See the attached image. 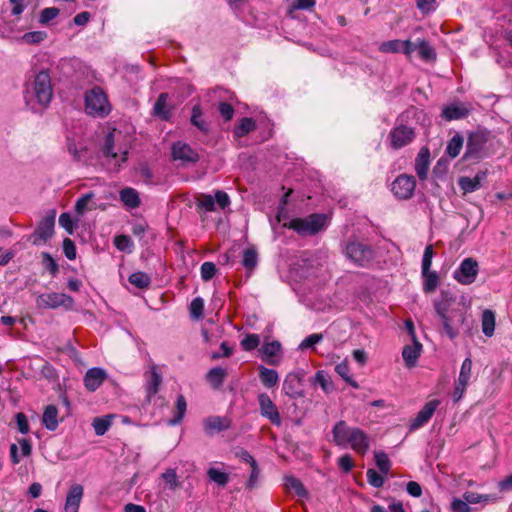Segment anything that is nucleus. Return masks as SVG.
<instances>
[{
    "mask_svg": "<svg viewBox=\"0 0 512 512\" xmlns=\"http://www.w3.org/2000/svg\"><path fill=\"white\" fill-rule=\"evenodd\" d=\"M218 111L224 121H230L233 118L235 112L233 106L228 102H220L218 104Z\"/></svg>",
    "mask_w": 512,
    "mask_h": 512,
    "instance_id": "0e129e2a",
    "label": "nucleus"
},
{
    "mask_svg": "<svg viewBox=\"0 0 512 512\" xmlns=\"http://www.w3.org/2000/svg\"><path fill=\"white\" fill-rule=\"evenodd\" d=\"M482 332L485 336L491 337L495 330V314L492 310L486 309L482 313L481 318Z\"/></svg>",
    "mask_w": 512,
    "mask_h": 512,
    "instance_id": "72a5a7b5",
    "label": "nucleus"
},
{
    "mask_svg": "<svg viewBox=\"0 0 512 512\" xmlns=\"http://www.w3.org/2000/svg\"><path fill=\"white\" fill-rule=\"evenodd\" d=\"M171 154L174 160L186 163H197L199 154L187 143L178 141L172 145Z\"/></svg>",
    "mask_w": 512,
    "mask_h": 512,
    "instance_id": "2eb2a0df",
    "label": "nucleus"
},
{
    "mask_svg": "<svg viewBox=\"0 0 512 512\" xmlns=\"http://www.w3.org/2000/svg\"><path fill=\"white\" fill-rule=\"evenodd\" d=\"M43 425L46 429L54 431L58 427V409L55 405H48L42 416Z\"/></svg>",
    "mask_w": 512,
    "mask_h": 512,
    "instance_id": "7c9ffc66",
    "label": "nucleus"
},
{
    "mask_svg": "<svg viewBox=\"0 0 512 512\" xmlns=\"http://www.w3.org/2000/svg\"><path fill=\"white\" fill-rule=\"evenodd\" d=\"M200 271L202 279L204 281H209L215 276L217 268L213 262H204L201 265Z\"/></svg>",
    "mask_w": 512,
    "mask_h": 512,
    "instance_id": "4d7b16f0",
    "label": "nucleus"
},
{
    "mask_svg": "<svg viewBox=\"0 0 512 512\" xmlns=\"http://www.w3.org/2000/svg\"><path fill=\"white\" fill-rule=\"evenodd\" d=\"M197 205L206 211L215 210V197L209 194H201L197 199Z\"/></svg>",
    "mask_w": 512,
    "mask_h": 512,
    "instance_id": "6e6d98bb",
    "label": "nucleus"
},
{
    "mask_svg": "<svg viewBox=\"0 0 512 512\" xmlns=\"http://www.w3.org/2000/svg\"><path fill=\"white\" fill-rule=\"evenodd\" d=\"M389 139L391 147L398 150L413 142L415 131L412 127L401 124L390 131Z\"/></svg>",
    "mask_w": 512,
    "mask_h": 512,
    "instance_id": "9d476101",
    "label": "nucleus"
},
{
    "mask_svg": "<svg viewBox=\"0 0 512 512\" xmlns=\"http://www.w3.org/2000/svg\"><path fill=\"white\" fill-rule=\"evenodd\" d=\"M258 404L262 417L267 418L275 426L281 425L282 421L278 408L267 393L258 395Z\"/></svg>",
    "mask_w": 512,
    "mask_h": 512,
    "instance_id": "f8f14e48",
    "label": "nucleus"
},
{
    "mask_svg": "<svg viewBox=\"0 0 512 512\" xmlns=\"http://www.w3.org/2000/svg\"><path fill=\"white\" fill-rule=\"evenodd\" d=\"M335 371L338 373L339 376L342 377V379L351 385L353 388L357 389L359 388V384L352 379L350 376V368L346 362H341L336 365Z\"/></svg>",
    "mask_w": 512,
    "mask_h": 512,
    "instance_id": "49530a36",
    "label": "nucleus"
},
{
    "mask_svg": "<svg viewBox=\"0 0 512 512\" xmlns=\"http://www.w3.org/2000/svg\"><path fill=\"white\" fill-rule=\"evenodd\" d=\"M423 278V291L425 293L434 292L439 284V276L437 272L428 270V272H422Z\"/></svg>",
    "mask_w": 512,
    "mask_h": 512,
    "instance_id": "4c0bfd02",
    "label": "nucleus"
},
{
    "mask_svg": "<svg viewBox=\"0 0 512 512\" xmlns=\"http://www.w3.org/2000/svg\"><path fill=\"white\" fill-rule=\"evenodd\" d=\"M456 297L455 295L447 290H442L440 292L439 299L434 301V308L435 311L438 314H446L450 312L451 310H457L458 308H453V305L455 304Z\"/></svg>",
    "mask_w": 512,
    "mask_h": 512,
    "instance_id": "5701e85b",
    "label": "nucleus"
},
{
    "mask_svg": "<svg viewBox=\"0 0 512 512\" xmlns=\"http://www.w3.org/2000/svg\"><path fill=\"white\" fill-rule=\"evenodd\" d=\"M42 259L43 264L45 268L53 275L55 276L58 271L59 267L54 258L48 253V252H42Z\"/></svg>",
    "mask_w": 512,
    "mask_h": 512,
    "instance_id": "052dcab7",
    "label": "nucleus"
},
{
    "mask_svg": "<svg viewBox=\"0 0 512 512\" xmlns=\"http://www.w3.org/2000/svg\"><path fill=\"white\" fill-rule=\"evenodd\" d=\"M260 352L265 363L276 366L280 363L281 343L279 341L266 342L260 349Z\"/></svg>",
    "mask_w": 512,
    "mask_h": 512,
    "instance_id": "a211bd4d",
    "label": "nucleus"
},
{
    "mask_svg": "<svg viewBox=\"0 0 512 512\" xmlns=\"http://www.w3.org/2000/svg\"><path fill=\"white\" fill-rule=\"evenodd\" d=\"M83 497V486L74 484L70 487L65 502V512H78Z\"/></svg>",
    "mask_w": 512,
    "mask_h": 512,
    "instance_id": "b1692460",
    "label": "nucleus"
},
{
    "mask_svg": "<svg viewBox=\"0 0 512 512\" xmlns=\"http://www.w3.org/2000/svg\"><path fill=\"white\" fill-rule=\"evenodd\" d=\"M325 223L326 216L324 214L314 213L305 218H294L290 222L284 223L283 227L292 229L301 236H306L320 232Z\"/></svg>",
    "mask_w": 512,
    "mask_h": 512,
    "instance_id": "7ed1b4c3",
    "label": "nucleus"
},
{
    "mask_svg": "<svg viewBox=\"0 0 512 512\" xmlns=\"http://www.w3.org/2000/svg\"><path fill=\"white\" fill-rule=\"evenodd\" d=\"M375 463L382 474L387 475L389 473L391 462L385 452L380 451L375 453Z\"/></svg>",
    "mask_w": 512,
    "mask_h": 512,
    "instance_id": "09e8293b",
    "label": "nucleus"
},
{
    "mask_svg": "<svg viewBox=\"0 0 512 512\" xmlns=\"http://www.w3.org/2000/svg\"><path fill=\"white\" fill-rule=\"evenodd\" d=\"M430 165V150L428 147H422L415 159V171L418 178L423 181L427 179Z\"/></svg>",
    "mask_w": 512,
    "mask_h": 512,
    "instance_id": "6ab92c4d",
    "label": "nucleus"
},
{
    "mask_svg": "<svg viewBox=\"0 0 512 512\" xmlns=\"http://www.w3.org/2000/svg\"><path fill=\"white\" fill-rule=\"evenodd\" d=\"M107 374L101 368H91L84 376V385L87 390L93 392L97 390L105 381Z\"/></svg>",
    "mask_w": 512,
    "mask_h": 512,
    "instance_id": "aec40b11",
    "label": "nucleus"
},
{
    "mask_svg": "<svg viewBox=\"0 0 512 512\" xmlns=\"http://www.w3.org/2000/svg\"><path fill=\"white\" fill-rule=\"evenodd\" d=\"M34 97L37 103L46 108L53 98L51 77L47 70L38 72L31 83L25 85V99L29 102V95Z\"/></svg>",
    "mask_w": 512,
    "mask_h": 512,
    "instance_id": "f03ea898",
    "label": "nucleus"
},
{
    "mask_svg": "<svg viewBox=\"0 0 512 512\" xmlns=\"http://www.w3.org/2000/svg\"><path fill=\"white\" fill-rule=\"evenodd\" d=\"M60 13V10L56 7H48L41 11L39 22L41 24H47L49 21L55 19Z\"/></svg>",
    "mask_w": 512,
    "mask_h": 512,
    "instance_id": "13d9d810",
    "label": "nucleus"
},
{
    "mask_svg": "<svg viewBox=\"0 0 512 512\" xmlns=\"http://www.w3.org/2000/svg\"><path fill=\"white\" fill-rule=\"evenodd\" d=\"M168 95L166 93H161L153 107L154 115L160 117L162 120H168L170 117V112L166 109Z\"/></svg>",
    "mask_w": 512,
    "mask_h": 512,
    "instance_id": "58836bf2",
    "label": "nucleus"
},
{
    "mask_svg": "<svg viewBox=\"0 0 512 512\" xmlns=\"http://www.w3.org/2000/svg\"><path fill=\"white\" fill-rule=\"evenodd\" d=\"M189 310L192 319H202L204 311V300L201 297L194 298L190 303Z\"/></svg>",
    "mask_w": 512,
    "mask_h": 512,
    "instance_id": "de8ad7c7",
    "label": "nucleus"
},
{
    "mask_svg": "<svg viewBox=\"0 0 512 512\" xmlns=\"http://www.w3.org/2000/svg\"><path fill=\"white\" fill-rule=\"evenodd\" d=\"M230 426L231 421L227 417L212 416L204 420V429L207 433L221 432Z\"/></svg>",
    "mask_w": 512,
    "mask_h": 512,
    "instance_id": "bb28decb",
    "label": "nucleus"
},
{
    "mask_svg": "<svg viewBox=\"0 0 512 512\" xmlns=\"http://www.w3.org/2000/svg\"><path fill=\"white\" fill-rule=\"evenodd\" d=\"M489 133L487 131L471 132L466 143V150L463 159L479 160L482 157V151L488 142Z\"/></svg>",
    "mask_w": 512,
    "mask_h": 512,
    "instance_id": "423d86ee",
    "label": "nucleus"
},
{
    "mask_svg": "<svg viewBox=\"0 0 512 512\" xmlns=\"http://www.w3.org/2000/svg\"><path fill=\"white\" fill-rule=\"evenodd\" d=\"M190 122L204 134H208L210 132V123L203 119V112L200 105L193 106Z\"/></svg>",
    "mask_w": 512,
    "mask_h": 512,
    "instance_id": "c756f323",
    "label": "nucleus"
},
{
    "mask_svg": "<svg viewBox=\"0 0 512 512\" xmlns=\"http://www.w3.org/2000/svg\"><path fill=\"white\" fill-rule=\"evenodd\" d=\"M285 487L287 490L293 491L298 497L306 498L308 496V491L303 483L294 476L285 477Z\"/></svg>",
    "mask_w": 512,
    "mask_h": 512,
    "instance_id": "f704fd0d",
    "label": "nucleus"
},
{
    "mask_svg": "<svg viewBox=\"0 0 512 512\" xmlns=\"http://www.w3.org/2000/svg\"><path fill=\"white\" fill-rule=\"evenodd\" d=\"M129 282L139 289H145L150 286L151 278L147 273L138 271L129 276Z\"/></svg>",
    "mask_w": 512,
    "mask_h": 512,
    "instance_id": "a19ab883",
    "label": "nucleus"
},
{
    "mask_svg": "<svg viewBox=\"0 0 512 512\" xmlns=\"http://www.w3.org/2000/svg\"><path fill=\"white\" fill-rule=\"evenodd\" d=\"M102 153L105 157H111L115 160L117 159L118 153L115 151V139L113 132H109L106 135L102 146Z\"/></svg>",
    "mask_w": 512,
    "mask_h": 512,
    "instance_id": "c03bdc74",
    "label": "nucleus"
},
{
    "mask_svg": "<svg viewBox=\"0 0 512 512\" xmlns=\"http://www.w3.org/2000/svg\"><path fill=\"white\" fill-rule=\"evenodd\" d=\"M259 379L263 386L270 389L277 385L279 376L276 370L260 365L258 367Z\"/></svg>",
    "mask_w": 512,
    "mask_h": 512,
    "instance_id": "c85d7f7f",
    "label": "nucleus"
},
{
    "mask_svg": "<svg viewBox=\"0 0 512 512\" xmlns=\"http://www.w3.org/2000/svg\"><path fill=\"white\" fill-rule=\"evenodd\" d=\"M92 426L94 428L95 434L102 436L108 431L109 427L111 426V421L108 418L96 417L93 419Z\"/></svg>",
    "mask_w": 512,
    "mask_h": 512,
    "instance_id": "864d4df0",
    "label": "nucleus"
},
{
    "mask_svg": "<svg viewBox=\"0 0 512 512\" xmlns=\"http://www.w3.org/2000/svg\"><path fill=\"white\" fill-rule=\"evenodd\" d=\"M207 475L211 481L220 486H225L229 482V476L227 473L213 467L208 469Z\"/></svg>",
    "mask_w": 512,
    "mask_h": 512,
    "instance_id": "8fccbe9b",
    "label": "nucleus"
},
{
    "mask_svg": "<svg viewBox=\"0 0 512 512\" xmlns=\"http://www.w3.org/2000/svg\"><path fill=\"white\" fill-rule=\"evenodd\" d=\"M114 244L121 251L128 250L133 246L131 238L127 235L116 236L114 239Z\"/></svg>",
    "mask_w": 512,
    "mask_h": 512,
    "instance_id": "338daca9",
    "label": "nucleus"
},
{
    "mask_svg": "<svg viewBox=\"0 0 512 512\" xmlns=\"http://www.w3.org/2000/svg\"><path fill=\"white\" fill-rule=\"evenodd\" d=\"M47 37V33L44 31H33L27 32L23 35V40L29 44H37L43 41Z\"/></svg>",
    "mask_w": 512,
    "mask_h": 512,
    "instance_id": "680f3d73",
    "label": "nucleus"
},
{
    "mask_svg": "<svg viewBox=\"0 0 512 512\" xmlns=\"http://www.w3.org/2000/svg\"><path fill=\"white\" fill-rule=\"evenodd\" d=\"M333 440L338 446H350L360 454H365L369 449L367 434L356 427H349L345 421L337 422L333 429Z\"/></svg>",
    "mask_w": 512,
    "mask_h": 512,
    "instance_id": "f257e3e1",
    "label": "nucleus"
},
{
    "mask_svg": "<svg viewBox=\"0 0 512 512\" xmlns=\"http://www.w3.org/2000/svg\"><path fill=\"white\" fill-rule=\"evenodd\" d=\"M302 376L299 373H289L283 382V392L292 399L303 398L305 393L302 389Z\"/></svg>",
    "mask_w": 512,
    "mask_h": 512,
    "instance_id": "dca6fc26",
    "label": "nucleus"
},
{
    "mask_svg": "<svg viewBox=\"0 0 512 512\" xmlns=\"http://www.w3.org/2000/svg\"><path fill=\"white\" fill-rule=\"evenodd\" d=\"M345 255L355 265L368 267L373 261L375 253L371 246L358 240H348L345 245Z\"/></svg>",
    "mask_w": 512,
    "mask_h": 512,
    "instance_id": "20e7f679",
    "label": "nucleus"
},
{
    "mask_svg": "<svg viewBox=\"0 0 512 512\" xmlns=\"http://www.w3.org/2000/svg\"><path fill=\"white\" fill-rule=\"evenodd\" d=\"M226 377L227 371L221 367H214L206 374L207 381L214 389H219Z\"/></svg>",
    "mask_w": 512,
    "mask_h": 512,
    "instance_id": "2f4dec72",
    "label": "nucleus"
},
{
    "mask_svg": "<svg viewBox=\"0 0 512 512\" xmlns=\"http://www.w3.org/2000/svg\"><path fill=\"white\" fill-rule=\"evenodd\" d=\"M186 408L187 403L185 397L182 394L178 395L176 399V414L174 418L169 421V423L171 425L179 424L185 415Z\"/></svg>",
    "mask_w": 512,
    "mask_h": 512,
    "instance_id": "a18cd8bd",
    "label": "nucleus"
},
{
    "mask_svg": "<svg viewBox=\"0 0 512 512\" xmlns=\"http://www.w3.org/2000/svg\"><path fill=\"white\" fill-rule=\"evenodd\" d=\"M439 404V400L436 399L427 402L411 421L410 429L416 430L425 425L431 419Z\"/></svg>",
    "mask_w": 512,
    "mask_h": 512,
    "instance_id": "f3484780",
    "label": "nucleus"
},
{
    "mask_svg": "<svg viewBox=\"0 0 512 512\" xmlns=\"http://www.w3.org/2000/svg\"><path fill=\"white\" fill-rule=\"evenodd\" d=\"M415 187L414 176L401 174L392 183V192L400 199H409L412 197Z\"/></svg>",
    "mask_w": 512,
    "mask_h": 512,
    "instance_id": "9b49d317",
    "label": "nucleus"
},
{
    "mask_svg": "<svg viewBox=\"0 0 512 512\" xmlns=\"http://www.w3.org/2000/svg\"><path fill=\"white\" fill-rule=\"evenodd\" d=\"M451 509L454 512H471V508L465 499L455 498L451 503Z\"/></svg>",
    "mask_w": 512,
    "mask_h": 512,
    "instance_id": "774afa93",
    "label": "nucleus"
},
{
    "mask_svg": "<svg viewBox=\"0 0 512 512\" xmlns=\"http://www.w3.org/2000/svg\"><path fill=\"white\" fill-rule=\"evenodd\" d=\"M434 256V250L432 245L426 246L422 258V272L426 273L430 270L432 265V259Z\"/></svg>",
    "mask_w": 512,
    "mask_h": 512,
    "instance_id": "e2e57ef3",
    "label": "nucleus"
},
{
    "mask_svg": "<svg viewBox=\"0 0 512 512\" xmlns=\"http://www.w3.org/2000/svg\"><path fill=\"white\" fill-rule=\"evenodd\" d=\"M120 200L123 204L131 209L140 206V198L138 192L133 188H124L120 191Z\"/></svg>",
    "mask_w": 512,
    "mask_h": 512,
    "instance_id": "473e14b6",
    "label": "nucleus"
},
{
    "mask_svg": "<svg viewBox=\"0 0 512 512\" xmlns=\"http://www.w3.org/2000/svg\"><path fill=\"white\" fill-rule=\"evenodd\" d=\"M422 344L417 339H412L411 345L404 346L402 357L408 368L416 366L417 360L421 355Z\"/></svg>",
    "mask_w": 512,
    "mask_h": 512,
    "instance_id": "4be33fe9",
    "label": "nucleus"
},
{
    "mask_svg": "<svg viewBox=\"0 0 512 512\" xmlns=\"http://www.w3.org/2000/svg\"><path fill=\"white\" fill-rule=\"evenodd\" d=\"M379 50L384 53H399V52L403 53L402 40L396 39V40H390V41L383 42L380 45Z\"/></svg>",
    "mask_w": 512,
    "mask_h": 512,
    "instance_id": "3c124183",
    "label": "nucleus"
},
{
    "mask_svg": "<svg viewBox=\"0 0 512 512\" xmlns=\"http://www.w3.org/2000/svg\"><path fill=\"white\" fill-rule=\"evenodd\" d=\"M258 264V253L254 248H248L243 252L242 265L249 271L255 269Z\"/></svg>",
    "mask_w": 512,
    "mask_h": 512,
    "instance_id": "37998d69",
    "label": "nucleus"
},
{
    "mask_svg": "<svg viewBox=\"0 0 512 512\" xmlns=\"http://www.w3.org/2000/svg\"><path fill=\"white\" fill-rule=\"evenodd\" d=\"M486 177V171H479L473 178L466 176L460 177L458 180V185L464 191V193H471L481 188L482 182L486 179Z\"/></svg>",
    "mask_w": 512,
    "mask_h": 512,
    "instance_id": "412c9836",
    "label": "nucleus"
},
{
    "mask_svg": "<svg viewBox=\"0 0 512 512\" xmlns=\"http://www.w3.org/2000/svg\"><path fill=\"white\" fill-rule=\"evenodd\" d=\"M314 383L319 384L325 392H329L332 390L331 379L329 375L323 370H319L316 372L314 376Z\"/></svg>",
    "mask_w": 512,
    "mask_h": 512,
    "instance_id": "603ef678",
    "label": "nucleus"
},
{
    "mask_svg": "<svg viewBox=\"0 0 512 512\" xmlns=\"http://www.w3.org/2000/svg\"><path fill=\"white\" fill-rule=\"evenodd\" d=\"M463 144H464V138L462 135H460L459 133H456L447 143V146H446V153L451 157V158H456L462 148H463Z\"/></svg>",
    "mask_w": 512,
    "mask_h": 512,
    "instance_id": "e433bc0d",
    "label": "nucleus"
},
{
    "mask_svg": "<svg viewBox=\"0 0 512 512\" xmlns=\"http://www.w3.org/2000/svg\"><path fill=\"white\" fill-rule=\"evenodd\" d=\"M162 383L161 373L158 371L157 365H152L150 373L146 383L147 401H151V397L154 396Z\"/></svg>",
    "mask_w": 512,
    "mask_h": 512,
    "instance_id": "393cba45",
    "label": "nucleus"
},
{
    "mask_svg": "<svg viewBox=\"0 0 512 512\" xmlns=\"http://www.w3.org/2000/svg\"><path fill=\"white\" fill-rule=\"evenodd\" d=\"M161 478L165 483V488L175 491L181 487V482L178 480V476L175 469L169 468L162 473Z\"/></svg>",
    "mask_w": 512,
    "mask_h": 512,
    "instance_id": "ea45409f",
    "label": "nucleus"
},
{
    "mask_svg": "<svg viewBox=\"0 0 512 512\" xmlns=\"http://www.w3.org/2000/svg\"><path fill=\"white\" fill-rule=\"evenodd\" d=\"M256 129V122L251 117H243L235 125L233 135L236 138H242L247 136L250 132Z\"/></svg>",
    "mask_w": 512,
    "mask_h": 512,
    "instance_id": "cd10ccee",
    "label": "nucleus"
},
{
    "mask_svg": "<svg viewBox=\"0 0 512 512\" xmlns=\"http://www.w3.org/2000/svg\"><path fill=\"white\" fill-rule=\"evenodd\" d=\"M470 110L462 104H451L445 106L442 110L441 116L447 121L459 120L467 117Z\"/></svg>",
    "mask_w": 512,
    "mask_h": 512,
    "instance_id": "a878e982",
    "label": "nucleus"
},
{
    "mask_svg": "<svg viewBox=\"0 0 512 512\" xmlns=\"http://www.w3.org/2000/svg\"><path fill=\"white\" fill-rule=\"evenodd\" d=\"M478 271V262L473 258H465L454 271L453 277L460 284L469 285L475 281Z\"/></svg>",
    "mask_w": 512,
    "mask_h": 512,
    "instance_id": "1a4fd4ad",
    "label": "nucleus"
},
{
    "mask_svg": "<svg viewBox=\"0 0 512 512\" xmlns=\"http://www.w3.org/2000/svg\"><path fill=\"white\" fill-rule=\"evenodd\" d=\"M56 211L54 209L49 210L43 219L38 223L37 228L33 234L36 239L33 241L34 244H38V239L46 242L54 234Z\"/></svg>",
    "mask_w": 512,
    "mask_h": 512,
    "instance_id": "4468645a",
    "label": "nucleus"
},
{
    "mask_svg": "<svg viewBox=\"0 0 512 512\" xmlns=\"http://www.w3.org/2000/svg\"><path fill=\"white\" fill-rule=\"evenodd\" d=\"M240 344L244 351H252L259 346L260 337L257 334H248Z\"/></svg>",
    "mask_w": 512,
    "mask_h": 512,
    "instance_id": "5fc2aeb1",
    "label": "nucleus"
},
{
    "mask_svg": "<svg viewBox=\"0 0 512 512\" xmlns=\"http://www.w3.org/2000/svg\"><path fill=\"white\" fill-rule=\"evenodd\" d=\"M471 373H472V360L470 357H467L461 365L458 379L455 382V388H454V392H453L454 402L460 401L461 398L463 397V395L467 389V386L469 384Z\"/></svg>",
    "mask_w": 512,
    "mask_h": 512,
    "instance_id": "ddd939ff",
    "label": "nucleus"
},
{
    "mask_svg": "<svg viewBox=\"0 0 512 512\" xmlns=\"http://www.w3.org/2000/svg\"><path fill=\"white\" fill-rule=\"evenodd\" d=\"M442 326L448 337L453 340L459 334V328L466 320L465 312L462 309L451 310L446 314H438Z\"/></svg>",
    "mask_w": 512,
    "mask_h": 512,
    "instance_id": "0eeeda50",
    "label": "nucleus"
},
{
    "mask_svg": "<svg viewBox=\"0 0 512 512\" xmlns=\"http://www.w3.org/2000/svg\"><path fill=\"white\" fill-rule=\"evenodd\" d=\"M322 339H323L322 334H317V333L311 334L300 343L299 348L301 350H304L307 348H312L315 344L321 342Z\"/></svg>",
    "mask_w": 512,
    "mask_h": 512,
    "instance_id": "69168bd1",
    "label": "nucleus"
},
{
    "mask_svg": "<svg viewBox=\"0 0 512 512\" xmlns=\"http://www.w3.org/2000/svg\"><path fill=\"white\" fill-rule=\"evenodd\" d=\"M85 111L92 116L104 117L110 112V105L104 91L96 86L85 94Z\"/></svg>",
    "mask_w": 512,
    "mask_h": 512,
    "instance_id": "39448f33",
    "label": "nucleus"
},
{
    "mask_svg": "<svg viewBox=\"0 0 512 512\" xmlns=\"http://www.w3.org/2000/svg\"><path fill=\"white\" fill-rule=\"evenodd\" d=\"M418 54L425 61H434L436 52L426 40H418Z\"/></svg>",
    "mask_w": 512,
    "mask_h": 512,
    "instance_id": "79ce46f5",
    "label": "nucleus"
},
{
    "mask_svg": "<svg viewBox=\"0 0 512 512\" xmlns=\"http://www.w3.org/2000/svg\"><path fill=\"white\" fill-rule=\"evenodd\" d=\"M36 304L39 308L56 309L58 307H64L70 310L74 306V299L65 293L52 292L39 295Z\"/></svg>",
    "mask_w": 512,
    "mask_h": 512,
    "instance_id": "6e6552de",
    "label": "nucleus"
},
{
    "mask_svg": "<svg viewBox=\"0 0 512 512\" xmlns=\"http://www.w3.org/2000/svg\"><path fill=\"white\" fill-rule=\"evenodd\" d=\"M367 479L368 483L373 486L374 488H380L384 484V477L380 475L376 470L374 469H368L367 472Z\"/></svg>",
    "mask_w": 512,
    "mask_h": 512,
    "instance_id": "bf43d9fd",
    "label": "nucleus"
},
{
    "mask_svg": "<svg viewBox=\"0 0 512 512\" xmlns=\"http://www.w3.org/2000/svg\"><path fill=\"white\" fill-rule=\"evenodd\" d=\"M94 196L93 192H88L77 199L75 203V212L77 215L82 216L86 211L96 208L95 204H90Z\"/></svg>",
    "mask_w": 512,
    "mask_h": 512,
    "instance_id": "c9c22d12",
    "label": "nucleus"
}]
</instances>
